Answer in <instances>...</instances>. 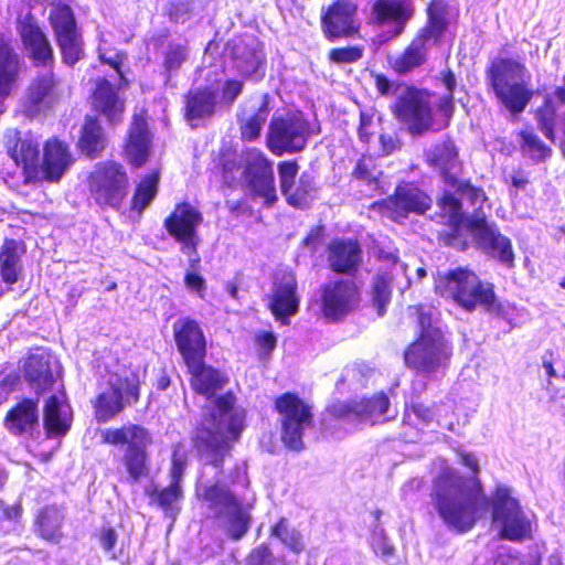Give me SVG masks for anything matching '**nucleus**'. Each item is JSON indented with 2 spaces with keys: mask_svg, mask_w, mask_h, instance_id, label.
Returning <instances> with one entry per match:
<instances>
[{
  "mask_svg": "<svg viewBox=\"0 0 565 565\" xmlns=\"http://www.w3.org/2000/svg\"><path fill=\"white\" fill-rule=\"evenodd\" d=\"M106 444L126 446L122 455V465L131 482L139 481L148 475L147 448L152 443L148 429L140 425L128 424L120 428H109L102 433Z\"/></svg>",
  "mask_w": 565,
  "mask_h": 565,
  "instance_id": "nucleus-8",
  "label": "nucleus"
},
{
  "mask_svg": "<svg viewBox=\"0 0 565 565\" xmlns=\"http://www.w3.org/2000/svg\"><path fill=\"white\" fill-rule=\"evenodd\" d=\"M373 126V116L367 114L366 111H361L359 127V138L361 141H370L371 137L374 134Z\"/></svg>",
  "mask_w": 565,
  "mask_h": 565,
  "instance_id": "nucleus-61",
  "label": "nucleus"
},
{
  "mask_svg": "<svg viewBox=\"0 0 565 565\" xmlns=\"http://www.w3.org/2000/svg\"><path fill=\"white\" fill-rule=\"evenodd\" d=\"M430 94L414 87H404L394 105L396 117L407 125L412 134H422L433 121Z\"/></svg>",
  "mask_w": 565,
  "mask_h": 565,
  "instance_id": "nucleus-14",
  "label": "nucleus"
},
{
  "mask_svg": "<svg viewBox=\"0 0 565 565\" xmlns=\"http://www.w3.org/2000/svg\"><path fill=\"white\" fill-rule=\"evenodd\" d=\"M308 138V121L301 113H291L271 120L267 145L273 153L281 156L284 152L301 151L306 147Z\"/></svg>",
  "mask_w": 565,
  "mask_h": 565,
  "instance_id": "nucleus-13",
  "label": "nucleus"
},
{
  "mask_svg": "<svg viewBox=\"0 0 565 565\" xmlns=\"http://www.w3.org/2000/svg\"><path fill=\"white\" fill-rule=\"evenodd\" d=\"M418 324L419 338L404 354L407 366L426 375L444 374L450 361L451 347L437 326L431 309H418Z\"/></svg>",
  "mask_w": 565,
  "mask_h": 565,
  "instance_id": "nucleus-4",
  "label": "nucleus"
},
{
  "mask_svg": "<svg viewBox=\"0 0 565 565\" xmlns=\"http://www.w3.org/2000/svg\"><path fill=\"white\" fill-rule=\"evenodd\" d=\"M363 55V50L359 46H349L333 49L330 51V60L338 64L354 63Z\"/></svg>",
  "mask_w": 565,
  "mask_h": 565,
  "instance_id": "nucleus-54",
  "label": "nucleus"
},
{
  "mask_svg": "<svg viewBox=\"0 0 565 565\" xmlns=\"http://www.w3.org/2000/svg\"><path fill=\"white\" fill-rule=\"evenodd\" d=\"M242 83L235 79L227 81L223 87V98L233 102L242 92Z\"/></svg>",
  "mask_w": 565,
  "mask_h": 565,
  "instance_id": "nucleus-63",
  "label": "nucleus"
},
{
  "mask_svg": "<svg viewBox=\"0 0 565 565\" xmlns=\"http://www.w3.org/2000/svg\"><path fill=\"white\" fill-rule=\"evenodd\" d=\"M321 312L329 321H338L359 302V290L349 279L329 281L321 287Z\"/></svg>",
  "mask_w": 565,
  "mask_h": 565,
  "instance_id": "nucleus-18",
  "label": "nucleus"
},
{
  "mask_svg": "<svg viewBox=\"0 0 565 565\" xmlns=\"http://www.w3.org/2000/svg\"><path fill=\"white\" fill-rule=\"evenodd\" d=\"M7 153L21 167L28 182L38 181L40 171V142L30 134L9 129L4 135Z\"/></svg>",
  "mask_w": 565,
  "mask_h": 565,
  "instance_id": "nucleus-19",
  "label": "nucleus"
},
{
  "mask_svg": "<svg viewBox=\"0 0 565 565\" xmlns=\"http://www.w3.org/2000/svg\"><path fill=\"white\" fill-rule=\"evenodd\" d=\"M245 411L235 406V397L227 393L212 402L196 428L194 443L203 461L196 494L202 500L207 516L216 520L226 535L241 540L252 523L255 495L248 491L244 466H235L232 487L224 482L223 463L230 454L231 443L244 429Z\"/></svg>",
  "mask_w": 565,
  "mask_h": 565,
  "instance_id": "nucleus-1",
  "label": "nucleus"
},
{
  "mask_svg": "<svg viewBox=\"0 0 565 565\" xmlns=\"http://www.w3.org/2000/svg\"><path fill=\"white\" fill-rule=\"evenodd\" d=\"M555 108V115H553L551 119V130L552 135L547 136L545 130L543 129V124L540 118V113L543 109V105L536 110V120L539 124V128L541 132L553 143H557L565 154V103L555 100L553 103Z\"/></svg>",
  "mask_w": 565,
  "mask_h": 565,
  "instance_id": "nucleus-45",
  "label": "nucleus"
},
{
  "mask_svg": "<svg viewBox=\"0 0 565 565\" xmlns=\"http://www.w3.org/2000/svg\"><path fill=\"white\" fill-rule=\"evenodd\" d=\"M151 139L143 115H135L129 129L126 154L135 167H141L148 159Z\"/></svg>",
  "mask_w": 565,
  "mask_h": 565,
  "instance_id": "nucleus-37",
  "label": "nucleus"
},
{
  "mask_svg": "<svg viewBox=\"0 0 565 565\" xmlns=\"http://www.w3.org/2000/svg\"><path fill=\"white\" fill-rule=\"evenodd\" d=\"M381 171L376 169L372 157H362L355 164L353 177L356 180L365 182L370 190H376L379 186V175Z\"/></svg>",
  "mask_w": 565,
  "mask_h": 565,
  "instance_id": "nucleus-49",
  "label": "nucleus"
},
{
  "mask_svg": "<svg viewBox=\"0 0 565 565\" xmlns=\"http://www.w3.org/2000/svg\"><path fill=\"white\" fill-rule=\"evenodd\" d=\"M188 56L186 47L182 44H169L166 58H164V67L167 72H174L179 70L182 63L185 61Z\"/></svg>",
  "mask_w": 565,
  "mask_h": 565,
  "instance_id": "nucleus-53",
  "label": "nucleus"
},
{
  "mask_svg": "<svg viewBox=\"0 0 565 565\" xmlns=\"http://www.w3.org/2000/svg\"><path fill=\"white\" fill-rule=\"evenodd\" d=\"M203 221L202 213L190 203L177 204L174 210L166 217L163 226L168 234L180 245V250L189 257L191 267H198L201 257L198 253L200 237L198 227Z\"/></svg>",
  "mask_w": 565,
  "mask_h": 565,
  "instance_id": "nucleus-10",
  "label": "nucleus"
},
{
  "mask_svg": "<svg viewBox=\"0 0 565 565\" xmlns=\"http://www.w3.org/2000/svg\"><path fill=\"white\" fill-rule=\"evenodd\" d=\"M412 17V9L405 0H376L371 9V21L381 28H388L391 36H398Z\"/></svg>",
  "mask_w": 565,
  "mask_h": 565,
  "instance_id": "nucleus-30",
  "label": "nucleus"
},
{
  "mask_svg": "<svg viewBox=\"0 0 565 565\" xmlns=\"http://www.w3.org/2000/svg\"><path fill=\"white\" fill-rule=\"evenodd\" d=\"M216 102L215 94L210 89H196L186 97L185 110L190 121L211 116Z\"/></svg>",
  "mask_w": 565,
  "mask_h": 565,
  "instance_id": "nucleus-43",
  "label": "nucleus"
},
{
  "mask_svg": "<svg viewBox=\"0 0 565 565\" xmlns=\"http://www.w3.org/2000/svg\"><path fill=\"white\" fill-rule=\"evenodd\" d=\"M523 151L535 161H543L551 156V148L545 146L543 141L532 131H522Z\"/></svg>",
  "mask_w": 565,
  "mask_h": 565,
  "instance_id": "nucleus-50",
  "label": "nucleus"
},
{
  "mask_svg": "<svg viewBox=\"0 0 565 565\" xmlns=\"http://www.w3.org/2000/svg\"><path fill=\"white\" fill-rule=\"evenodd\" d=\"M74 159L68 146L55 138L49 139L43 147L38 180L57 182L73 164Z\"/></svg>",
  "mask_w": 565,
  "mask_h": 565,
  "instance_id": "nucleus-32",
  "label": "nucleus"
},
{
  "mask_svg": "<svg viewBox=\"0 0 565 565\" xmlns=\"http://www.w3.org/2000/svg\"><path fill=\"white\" fill-rule=\"evenodd\" d=\"M198 268L199 266L193 268L189 265V269L184 276V285L190 292L196 294L200 298H204L206 284L205 279L198 274Z\"/></svg>",
  "mask_w": 565,
  "mask_h": 565,
  "instance_id": "nucleus-55",
  "label": "nucleus"
},
{
  "mask_svg": "<svg viewBox=\"0 0 565 565\" xmlns=\"http://www.w3.org/2000/svg\"><path fill=\"white\" fill-rule=\"evenodd\" d=\"M228 49L236 71L244 77L258 82L265 75L264 53L256 38L234 39Z\"/></svg>",
  "mask_w": 565,
  "mask_h": 565,
  "instance_id": "nucleus-22",
  "label": "nucleus"
},
{
  "mask_svg": "<svg viewBox=\"0 0 565 565\" xmlns=\"http://www.w3.org/2000/svg\"><path fill=\"white\" fill-rule=\"evenodd\" d=\"M87 188L96 205L117 210L127 195L128 175L115 161L98 162L88 175Z\"/></svg>",
  "mask_w": 565,
  "mask_h": 565,
  "instance_id": "nucleus-9",
  "label": "nucleus"
},
{
  "mask_svg": "<svg viewBox=\"0 0 565 565\" xmlns=\"http://www.w3.org/2000/svg\"><path fill=\"white\" fill-rule=\"evenodd\" d=\"M393 275L391 271L379 273L373 281V302L380 316H383L385 308L391 300Z\"/></svg>",
  "mask_w": 565,
  "mask_h": 565,
  "instance_id": "nucleus-48",
  "label": "nucleus"
},
{
  "mask_svg": "<svg viewBox=\"0 0 565 565\" xmlns=\"http://www.w3.org/2000/svg\"><path fill=\"white\" fill-rule=\"evenodd\" d=\"M299 166L295 161L278 164L280 191L289 205L306 209L315 199L316 186L310 173L303 172L298 180Z\"/></svg>",
  "mask_w": 565,
  "mask_h": 565,
  "instance_id": "nucleus-20",
  "label": "nucleus"
},
{
  "mask_svg": "<svg viewBox=\"0 0 565 565\" xmlns=\"http://www.w3.org/2000/svg\"><path fill=\"white\" fill-rule=\"evenodd\" d=\"M449 407L444 405L428 406L423 403H414L407 407L404 415V431L403 438L406 441L415 443L419 439V431L424 427H429L436 423L440 427H447L452 430V424H446L443 420L444 414L448 413Z\"/></svg>",
  "mask_w": 565,
  "mask_h": 565,
  "instance_id": "nucleus-26",
  "label": "nucleus"
},
{
  "mask_svg": "<svg viewBox=\"0 0 565 565\" xmlns=\"http://www.w3.org/2000/svg\"><path fill=\"white\" fill-rule=\"evenodd\" d=\"M361 248L353 239H334L328 245V260L333 271L350 274L361 263Z\"/></svg>",
  "mask_w": 565,
  "mask_h": 565,
  "instance_id": "nucleus-36",
  "label": "nucleus"
},
{
  "mask_svg": "<svg viewBox=\"0 0 565 565\" xmlns=\"http://www.w3.org/2000/svg\"><path fill=\"white\" fill-rule=\"evenodd\" d=\"M275 405L281 415L282 443L295 451L303 449L302 436L313 426L311 407L291 393L278 397Z\"/></svg>",
  "mask_w": 565,
  "mask_h": 565,
  "instance_id": "nucleus-12",
  "label": "nucleus"
},
{
  "mask_svg": "<svg viewBox=\"0 0 565 565\" xmlns=\"http://www.w3.org/2000/svg\"><path fill=\"white\" fill-rule=\"evenodd\" d=\"M23 371L25 380L36 393L47 391L56 382L52 371L51 355L42 350H38L28 356Z\"/></svg>",
  "mask_w": 565,
  "mask_h": 565,
  "instance_id": "nucleus-35",
  "label": "nucleus"
},
{
  "mask_svg": "<svg viewBox=\"0 0 565 565\" xmlns=\"http://www.w3.org/2000/svg\"><path fill=\"white\" fill-rule=\"evenodd\" d=\"M20 71L19 55L13 49L0 41V98L8 97L18 79Z\"/></svg>",
  "mask_w": 565,
  "mask_h": 565,
  "instance_id": "nucleus-42",
  "label": "nucleus"
},
{
  "mask_svg": "<svg viewBox=\"0 0 565 565\" xmlns=\"http://www.w3.org/2000/svg\"><path fill=\"white\" fill-rule=\"evenodd\" d=\"M328 411L333 417L352 428L362 423L375 424L382 416H385V419L394 417V415H386L390 412V401L383 392L371 398L334 403Z\"/></svg>",
  "mask_w": 565,
  "mask_h": 565,
  "instance_id": "nucleus-16",
  "label": "nucleus"
},
{
  "mask_svg": "<svg viewBox=\"0 0 565 565\" xmlns=\"http://www.w3.org/2000/svg\"><path fill=\"white\" fill-rule=\"evenodd\" d=\"M4 427L14 436L38 439L41 436L38 401L24 398L19 402L8 412Z\"/></svg>",
  "mask_w": 565,
  "mask_h": 565,
  "instance_id": "nucleus-28",
  "label": "nucleus"
},
{
  "mask_svg": "<svg viewBox=\"0 0 565 565\" xmlns=\"http://www.w3.org/2000/svg\"><path fill=\"white\" fill-rule=\"evenodd\" d=\"M246 565H284L274 557L269 548L262 545L252 551L246 559Z\"/></svg>",
  "mask_w": 565,
  "mask_h": 565,
  "instance_id": "nucleus-56",
  "label": "nucleus"
},
{
  "mask_svg": "<svg viewBox=\"0 0 565 565\" xmlns=\"http://www.w3.org/2000/svg\"><path fill=\"white\" fill-rule=\"evenodd\" d=\"M492 525L501 539L522 541L531 535V522L507 488H498L492 502Z\"/></svg>",
  "mask_w": 565,
  "mask_h": 565,
  "instance_id": "nucleus-11",
  "label": "nucleus"
},
{
  "mask_svg": "<svg viewBox=\"0 0 565 565\" xmlns=\"http://www.w3.org/2000/svg\"><path fill=\"white\" fill-rule=\"evenodd\" d=\"M374 550L376 553H381L383 556H390L393 554V546L387 542L384 530L376 525L373 530Z\"/></svg>",
  "mask_w": 565,
  "mask_h": 565,
  "instance_id": "nucleus-60",
  "label": "nucleus"
},
{
  "mask_svg": "<svg viewBox=\"0 0 565 565\" xmlns=\"http://www.w3.org/2000/svg\"><path fill=\"white\" fill-rule=\"evenodd\" d=\"M117 533L111 527H104L99 534V543L103 550L110 556L111 559H117L118 555L116 553L115 546L117 543Z\"/></svg>",
  "mask_w": 565,
  "mask_h": 565,
  "instance_id": "nucleus-57",
  "label": "nucleus"
},
{
  "mask_svg": "<svg viewBox=\"0 0 565 565\" xmlns=\"http://www.w3.org/2000/svg\"><path fill=\"white\" fill-rule=\"evenodd\" d=\"M159 175L152 172L146 175L137 185L132 198V210L142 212L156 198L158 191Z\"/></svg>",
  "mask_w": 565,
  "mask_h": 565,
  "instance_id": "nucleus-46",
  "label": "nucleus"
},
{
  "mask_svg": "<svg viewBox=\"0 0 565 565\" xmlns=\"http://www.w3.org/2000/svg\"><path fill=\"white\" fill-rule=\"evenodd\" d=\"M433 500L438 515L452 531L466 533L488 510L478 478H463L446 468L435 480Z\"/></svg>",
  "mask_w": 565,
  "mask_h": 565,
  "instance_id": "nucleus-2",
  "label": "nucleus"
},
{
  "mask_svg": "<svg viewBox=\"0 0 565 565\" xmlns=\"http://www.w3.org/2000/svg\"><path fill=\"white\" fill-rule=\"evenodd\" d=\"M150 502L157 504L167 516L174 519L180 510V502L183 499L181 484L170 482L167 487L151 484L146 489Z\"/></svg>",
  "mask_w": 565,
  "mask_h": 565,
  "instance_id": "nucleus-41",
  "label": "nucleus"
},
{
  "mask_svg": "<svg viewBox=\"0 0 565 565\" xmlns=\"http://www.w3.org/2000/svg\"><path fill=\"white\" fill-rule=\"evenodd\" d=\"M175 343L188 367H196L206 353V342L199 323L180 319L173 324Z\"/></svg>",
  "mask_w": 565,
  "mask_h": 565,
  "instance_id": "nucleus-23",
  "label": "nucleus"
},
{
  "mask_svg": "<svg viewBox=\"0 0 565 565\" xmlns=\"http://www.w3.org/2000/svg\"><path fill=\"white\" fill-rule=\"evenodd\" d=\"M245 162L253 191L258 196L264 198L268 206L271 205L277 201L271 163L257 149H250L246 152Z\"/></svg>",
  "mask_w": 565,
  "mask_h": 565,
  "instance_id": "nucleus-25",
  "label": "nucleus"
},
{
  "mask_svg": "<svg viewBox=\"0 0 565 565\" xmlns=\"http://www.w3.org/2000/svg\"><path fill=\"white\" fill-rule=\"evenodd\" d=\"M273 535L278 537L286 546L294 552H300L303 548L301 535L294 529H289L285 519H281L274 527Z\"/></svg>",
  "mask_w": 565,
  "mask_h": 565,
  "instance_id": "nucleus-52",
  "label": "nucleus"
},
{
  "mask_svg": "<svg viewBox=\"0 0 565 565\" xmlns=\"http://www.w3.org/2000/svg\"><path fill=\"white\" fill-rule=\"evenodd\" d=\"M383 205L385 213L393 220L398 221L409 213L422 214L431 205V199L423 191L412 184L397 186L394 195L387 198Z\"/></svg>",
  "mask_w": 565,
  "mask_h": 565,
  "instance_id": "nucleus-27",
  "label": "nucleus"
},
{
  "mask_svg": "<svg viewBox=\"0 0 565 565\" xmlns=\"http://www.w3.org/2000/svg\"><path fill=\"white\" fill-rule=\"evenodd\" d=\"M94 108L104 115L111 124L121 120L124 103L118 97L115 87L107 79H99L93 93Z\"/></svg>",
  "mask_w": 565,
  "mask_h": 565,
  "instance_id": "nucleus-38",
  "label": "nucleus"
},
{
  "mask_svg": "<svg viewBox=\"0 0 565 565\" xmlns=\"http://www.w3.org/2000/svg\"><path fill=\"white\" fill-rule=\"evenodd\" d=\"M429 164L439 171L449 190H446L438 202V206L447 221L456 225L462 220V201L479 210L486 201L482 189L471 185L469 182L460 181L458 174L461 164L458 159V151L450 140L435 145L427 152Z\"/></svg>",
  "mask_w": 565,
  "mask_h": 565,
  "instance_id": "nucleus-3",
  "label": "nucleus"
},
{
  "mask_svg": "<svg viewBox=\"0 0 565 565\" xmlns=\"http://www.w3.org/2000/svg\"><path fill=\"white\" fill-rule=\"evenodd\" d=\"M60 97V85L54 79L51 68L46 70L31 84L28 96L23 103L24 111L28 117H34L50 109Z\"/></svg>",
  "mask_w": 565,
  "mask_h": 565,
  "instance_id": "nucleus-29",
  "label": "nucleus"
},
{
  "mask_svg": "<svg viewBox=\"0 0 565 565\" xmlns=\"http://www.w3.org/2000/svg\"><path fill=\"white\" fill-rule=\"evenodd\" d=\"M61 522V511L55 507H45L36 519V525L41 536L49 541H53L57 537Z\"/></svg>",
  "mask_w": 565,
  "mask_h": 565,
  "instance_id": "nucleus-47",
  "label": "nucleus"
},
{
  "mask_svg": "<svg viewBox=\"0 0 565 565\" xmlns=\"http://www.w3.org/2000/svg\"><path fill=\"white\" fill-rule=\"evenodd\" d=\"M72 425V412L64 394L51 395L43 407V426L49 438L62 437Z\"/></svg>",
  "mask_w": 565,
  "mask_h": 565,
  "instance_id": "nucleus-33",
  "label": "nucleus"
},
{
  "mask_svg": "<svg viewBox=\"0 0 565 565\" xmlns=\"http://www.w3.org/2000/svg\"><path fill=\"white\" fill-rule=\"evenodd\" d=\"M358 7L352 0H335L321 14V28L329 41L354 36L359 31Z\"/></svg>",
  "mask_w": 565,
  "mask_h": 565,
  "instance_id": "nucleus-21",
  "label": "nucleus"
},
{
  "mask_svg": "<svg viewBox=\"0 0 565 565\" xmlns=\"http://www.w3.org/2000/svg\"><path fill=\"white\" fill-rule=\"evenodd\" d=\"M18 31L30 57L36 65L49 66L53 62L52 46L32 15L19 20Z\"/></svg>",
  "mask_w": 565,
  "mask_h": 565,
  "instance_id": "nucleus-31",
  "label": "nucleus"
},
{
  "mask_svg": "<svg viewBox=\"0 0 565 565\" xmlns=\"http://www.w3.org/2000/svg\"><path fill=\"white\" fill-rule=\"evenodd\" d=\"M435 289L441 297L452 299L468 311L477 307L487 311L497 309L493 286L481 281L473 271L466 268L449 270L446 275L439 276Z\"/></svg>",
  "mask_w": 565,
  "mask_h": 565,
  "instance_id": "nucleus-5",
  "label": "nucleus"
},
{
  "mask_svg": "<svg viewBox=\"0 0 565 565\" xmlns=\"http://www.w3.org/2000/svg\"><path fill=\"white\" fill-rule=\"evenodd\" d=\"M276 342L277 340L273 332H262L256 335V344L262 359L269 356L276 348Z\"/></svg>",
  "mask_w": 565,
  "mask_h": 565,
  "instance_id": "nucleus-59",
  "label": "nucleus"
},
{
  "mask_svg": "<svg viewBox=\"0 0 565 565\" xmlns=\"http://www.w3.org/2000/svg\"><path fill=\"white\" fill-rule=\"evenodd\" d=\"M472 232L488 256L508 268L513 267L514 253L510 238L502 235L495 226L488 224L484 217H478L473 222Z\"/></svg>",
  "mask_w": 565,
  "mask_h": 565,
  "instance_id": "nucleus-24",
  "label": "nucleus"
},
{
  "mask_svg": "<svg viewBox=\"0 0 565 565\" xmlns=\"http://www.w3.org/2000/svg\"><path fill=\"white\" fill-rule=\"evenodd\" d=\"M25 249L21 242L4 239L0 247V277L8 284H15L23 271L22 256Z\"/></svg>",
  "mask_w": 565,
  "mask_h": 565,
  "instance_id": "nucleus-39",
  "label": "nucleus"
},
{
  "mask_svg": "<svg viewBox=\"0 0 565 565\" xmlns=\"http://www.w3.org/2000/svg\"><path fill=\"white\" fill-rule=\"evenodd\" d=\"M428 25L411 42L406 50L392 61L394 71L407 74L425 63L430 47L440 40L447 26L445 0H433L427 9Z\"/></svg>",
  "mask_w": 565,
  "mask_h": 565,
  "instance_id": "nucleus-7",
  "label": "nucleus"
},
{
  "mask_svg": "<svg viewBox=\"0 0 565 565\" xmlns=\"http://www.w3.org/2000/svg\"><path fill=\"white\" fill-rule=\"evenodd\" d=\"M49 20L54 30L64 62L67 65H74L83 56V43L71 8L65 4L52 8Z\"/></svg>",
  "mask_w": 565,
  "mask_h": 565,
  "instance_id": "nucleus-17",
  "label": "nucleus"
},
{
  "mask_svg": "<svg viewBox=\"0 0 565 565\" xmlns=\"http://www.w3.org/2000/svg\"><path fill=\"white\" fill-rule=\"evenodd\" d=\"M191 373V385L195 392L207 399L222 390L227 379L217 370L204 364L201 360L196 367H188Z\"/></svg>",
  "mask_w": 565,
  "mask_h": 565,
  "instance_id": "nucleus-40",
  "label": "nucleus"
},
{
  "mask_svg": "<svg viewBox=\"0 0 565 565\" xmlns=\"http://www.w3.org/2000/svg\"><path fill=\"white\" fill-rule=\"evenodd\" d=\"M108 385L109 387L98 395L95 406L99 422H107L119 413L124 403H136L139 398V380L132 372L125 375L111 374Z\"/></svg>",
  "mask_w": 565,
  "mask_h": 565,
  "instance_id": "nucleus-15",
  "label": "nucleus"
},
{
  "mask_svg": "<svg viewBox=\"0 0 565 565\" xmlns=\"http://www.w3.org/2000/svg\"><path fill=\"white\" fill-rule=\"evenodd\" d=\"M531 73L524 64L511 58L492 63L489 70L491 87L500 103L512 114L522 113L533 93L529 87Z\"/></svg>",
  "mask_w": 565,
  "mask_h": 565,
  "instance_id": "nucleus-6",
  "label": "nucleus"
},
{
  "mask_svg": "<svg viewBox=\"0 0 565 565\" xmlns=\"http://www.w3.org/2000/svg\"><path fill=\"white\" fill-rule=\"evenodd\" d=\"M460 461L463 466L469 468L475 475L479 471V460L475 454L471 452H460ZM472 478H477L473 476Z\"/></svg>",
  "mask_w": 565,
  "mask_h": 565,
  "instance_id": "nucleus-64",
  "label": "nucleus"
},
{
  "mask_svg": "<svg viewBox=\"0 0 565 565\" xmlns=\"http://www.w3.org/2000/svg\"><path fill=\"white\" fill-rule=\"evenodd\" d=\"M186 458L185 455L180 452L178 448L174 449L172 456V463L170 469V482H175L177 484H181V480L185 470Z\"/></svg>",
  "mask_w": 565,
  "mask_h": 565,
  "instance_id": "nucleus-58",
  "label": "nucleus"
},
{
  "mask_svg": "<svg viewBox=\"0 0 565 565\" xmlns=\"http://www.w3.org/2000/svg\"><path fill=\"white\" fill-rule=\"evenodd\" d=\"M296 288L297 282L292 274H284L275 284L269 307L276 320L282 324H288V318L298 310Z\"/></svg>",
  "mask_w": 565,
  "mask_h": 565,
  "instance_id": "nucleus-34",
  "label": "nucleus"
},
{
  "mask_svg": "<svg viewBox=\"0 0 565 565\" xmlns=\"http://www.w3.org/2000/svg\"><path fill=\"white\" fill-rule=\"evenodd\" d=\"M124 57H125L124 54L119 53V52L107 53V52H102V50H99L100 61L105 64H108L114 70H116L117 73L120 75L121 79H124V77L120 72V65L122 63Z\"/></svg>",
  "mask_w": 565,
  "mask_h": 565,
  "instance_id": "nucleus-62",
  "label": "nucleus"
},
{
  "mask_svg": "<svg viewBox=\"0 0 565 565\" xmlns=\"http://www.w3.org/2000/svg\"><path fill=\"white\" fill-rule=\"evenodd\" d=\"M267 107L263 105L253 116H250L244 122H242L241 130L243 139H256L259 136L260 130L267 120Z\"/></svg>",
  "mask_w": 565,
  "mask_h": 565,
  "instance_id": "nucleus-51",
  "label": "nucleus"
},
{
  "mask_svg": "<svg viewBox=\"0 0 565 565\" xmlns=\"http://www.w3.org/2000/svg\"><path fill=\"white\" fill-rule=\"evenodd\" d=\"M78 143L82 152L92 159L102 152L106 146V138L97 119L86 118Z\"/></svg>",
  "mask_w": 565,
  "mask_h": 565,
  "instance_id": "nucleus-44",
  "label": "nucleus"
}]
</instances>
